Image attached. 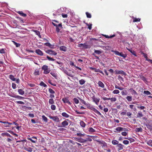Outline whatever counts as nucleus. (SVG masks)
<instances>
[{"label": "nucleus", "instance_id": "nucleus-29", "mask_svg": "<svg viewBox=\"0 0 152 152\" xmlns=\"http://www.w3.org/2000/svg\"><path fill=\"white\" fill-rule=\"evenodd\" d=\"M62 115L66 118H68L69 117V116L65 112H63L61 114Z\"/></svg>", "mask_w": 152, "mask_h": 152}, {"label": "nucleus", "instance_id": "nucleus-24", "mask_svg": "<svg viewBox=\"0 0 152 152\" xmlns=\"http://www.w3.org/2000/svg\"><path fill=\"white\" fill-rule=\"evenodd\" d=\"M33 31L35 33V34L36 35L38 36L39 38H41V36L40 35V33L39 31H38L37 30H33Z\"/></svg>", "mask_w": 152, "mask_h": 152}, {"label": "nucleus", "instance_id": "nucleus-35", "mask_svg": "<svg viewBox=\"0 0 152 152\" xmlns=\"http://www.w3.org/2000/svg\"><path fill=\"white\" fill-rule=\"evenodd\" d=\"M79 99L81 102L83 103L86 106H88V104L86 103L85 101L81 99L80 98H79Z\"/></svg>", "mask_w": 152, "mask_h": 152}, {"label": "nucleus", "instance_id": "nucleus-60", "mask_svg": "<svg viewBox=\"0 0 152 152\" xmlns=\"http://www.w3.org/2000/svg\"><path fill=\"white\" fill-rule=\"evenodd\" d=\"M50 74L54 77H56L57 75L54 72H51Z\"/></svg>", "mask_w": 152, "mask_h": 152}, {"label": "nucleus", "instance_id": "nucleus-54", "mask_svg": "<svg viewBox=\"0 0 152 152\" xmlns=\"http://www.w3.org/2000/svg\"><path fill=\"white\" fill-rule=\"evenodd\" d=\"M146 127L149 129H152V125L150 124H148L146 125Z\"/></svg>", "mask_w": 152, "mask_h": 152}, {"label": "nucleus", "instance_id": "nucleus-62", "mask_svg": "<svg viewBox=\"0 0 152 152\" xmlns=\"http://www.w3.org/2000/svg\"><path fill=\"white\" fill-rule=\"evenodd\" d=\"M48 91L51 94H54L55 93V91L51 88H49L48 89Z\"/></svg>", "mask_w": 152, "mask_h": 152}, {"label": "nucleus", "instance_id": "nucleus-12", "mask_svg": "<svg viewBox=\"0 0 152 152\" xmlns=\"http://www.w3.org/2000/svg\"><path fill=\"white\" fill-rule=\"evenodd\" d=\"M62 101L64 103H67L70 105L71 104V102L69 101L67 98L65 97L63 98L62 99Z\"/></svg>", "mask_w": 152, "mask_h": 152}, {"label": "nucleus", "instance_id": "nucleus-5", "mask_svg": "<svg viewBox=\"0 0 152 152\" xmlns=\"http://www.w3.org/2000/svg\"><path fill=\"white\" fill-rule=\"evenodd\" d=\"M99 144L101 145L103 148H107V144L103 141H97Z\"/></svg>", "mask_w": 152, "mask_h": 152}, {"label": "nucleus", "instance_id": "nucleus-58", "mask_svg": "<svg viewBox=\"0 0 152 152\" xmlns=\"http://www.w3.org/2000/svg\"><path fill=\"white\" fill-rule=\"evenodd\" d=\"M126 115L129 118H131V115H132V113L129 112H127L126 113Z\"/></svg>", "mask_w": 152, "mask_h": 152}, {"label": "nucleus", "instance_id": "nucleus-51", "mask_svg": "<svg viewBox=\"0 0 152 152\" xmlns=\"http://www.w3.org/2000/svg\"><path fill=\"white\" fill-rule=\"evenodd\" d=\"M86 15L87 18H91V14L89 13L88 12L86 13Z\"/></svg>", "mask_w": 152, "mask_h": 152}, {"label": "nucleus", "instance_id": "nucleus-11", "mask_svg": "<svg viewBox=\"0 0 152 152\" xmlns=\"http://www.w3.org/2000/svg\"><path fill=\"white\" fill-rule=\"evenodd\" d=\"M35 53L40 56H42L43 55L42 52L39 49L36 50Z\"/></svg>", "mask_w": 152, "mask_h": 152}, {"label": "nucleus", "instance_id": "nucleus-36", "mask_svg": "<svg viewBox=\"0 0 152 152\" xmlns=\"http://www.w3.org/2000/svg\"><path fill=\"white\" fill-rule=\"evenodd\" d=\"M9 78L13 81H15V80H16V79L14 77V76L12 75H9Z\"/></svg>", "mask_w": 152, "mask_h": 152}, {"label": "nucleus", "instance_id": "nucleus-19", "mask_svg": "<svg viewBox=\"0 0 152 152\" xmlns=\"http://www.w3.org/2000/svg\"><path fill=\"white\" fill-rule=\"evenodd\" d=\"M11 96L13 97H14V98H18V99H23L24 98L22 96H19L18 95H14Z\"/></svg>", "mask_w": 152, "mask_h": 152}, {"label": "nucleus", "instance_id": "nucleus-43", "mask_svg": "<svg viewBox=\"0 0 152 152\" xmlns=\"http://www.w3.org/2000/svg\"><path fill=\"white\" fill-rule=\"evenodd\" d=\"M46 57H47V58L48 59V60L50 61H54L55 60V59H54L52 58H51L48 56H47Z\"/></svg>", "mask_w": 152, "mask_h": 152}, {"label": "nucleus", "instance_id": "nucleus-64", "mask_svg": "<svg viewBox=\"0 0 152 152\" xmlns=\"http://www.w3.org/2000/svg\"><path fill=\"white\" fill-rule=\"evenodd\" d=\"M123 143L124 144L127 145L129 144V142L127 140H124L123 141Z\"/></svg>", "mask_w": 152, "mask_h": 152}, {"label": "nucleus", "instance_id": "nucleus-32", "mask_svg": "<svg viewBox=\"0 0 152 152\" xmlns=\"http://www.w3.org/2000/svg\"><path fill=\"white\" fill-rule=\"evenodd\" d=\"M80 125L81 127L84 128L86 125V124L83 121H81L80 122Z\"/></svg>", "mask_w": 152, "mask_h": 152}, {"label": "nucleus", "instance_id": "nucleus-34", "mask_svg": "<svg viewBox=\"0 0 152 152\" xmlns=\"http://www.w3.org/2000/svg\"><path fill=\"white\" fill-rule=\"evenodd\" d=\"M103 36L104 37L106 38H112L113 37L115 36V34H113L112 35H111L110 36H108V35H103Z\"/></svg>", "mask_w": 152, "mask_h": 152}, {"label": "nucleus", "instance_id": "nucleus-38", "mask_svg": "<svg viewBox=\"0 0 152 152\" xmlns=\"http://www.w3.org/2000/svg\"><path fill=\"white\" fill-rule=\"evenodd\" d=\"M94 53H96V54L100 55L101 53H102V52L100 50H94Z\"/></svg>", "mask_w": 152, "mask_h": 152}, {"label": "nucleus", "instance_id": "nucleus-37", "mask_svg": "<svg viewBox=\"0 0 152 152\" xmlns=\"http://www.w3.org/2000/svg\"><path fill=\"white\" fill-rule=\"evenodd\" d=\"M42 118L43 120L45 122H47L48 121V119L44 115L42 116Z\"/></svg>", "mask_w": 152, "mask_h": 152}, {"label": "nucleus", "instance_id": "nucleus-48", "mask_svg": "<svg viewBox=\"0 0 152 152\" xmlns=\"http://www.w3.org/2000/svg\"><path fill=\"white\" fill-rule=\"evenodd\" d=\"M49 103L50 104H53L54 103V101L52 98L50 99L49 101Z\"/></svg>", "mask_w": 152, "mask_h": 152}, {"label": "nucleus", "instance_id": "nucleus-21", "mask_svg": "<svg viewBox=\"0 0 152 152\" xmlns=\"http://www.w3.org/2000/svg\"><path fill=\"white\" fill-rule=\"evenodd\" d=\"M18 91L19 94L21 95H23L25 93L24 91L21 89H18Z\"/></svg>", "mask_w": 152, "mask_h": 152}, {"label": "nucleus", "instance_id": "nucleus-42", "mask_svg": "<svg viewBox=\"0 0 152 152\" xmlns=\"http://www.w3.org/2000/svg\"><path fill=\"white\" fill-rule=\"evenodd\" d=\"M126 98L129 102L132 101V96H127Z\"/></svg>", "mask_w": 152, "mask_h": 152}, {"label": "nucleus", "instance_id": "nucleus-3", "mask_svg": "<svg viewBox=\"0 0 152 152\" xmlns=\"http://www.w3.org/2000/svg\"><path fill=\"white\" fill-rule=\"evenodd\" d=\"M45 52L50 55L56 56L57 55V53L52 50H48L45 51Z\"/></svg>", "mask_w": 152, "mask_h": 152}, {"label": "nucleus", "instance_id": "nucleus-57", "mask_svg": "<svg viewBox=\"0 0 152 152\" xmlns=\"http://www.w3.org/2000/svg\"><path fill=\"white\" fill-rule=\"evenodd\" d=\"M12 41L13 42L14 45L16 46V47H18L20 46V45L19 43H18L14 41Z\"/></svg>", "mask_w": 152, "mask_h": 152}, {"label": "nucleus", "instance_id": "nucleus-17", "mask_svg": "<svg viewBox=\"0 0 152 152\" xmlns=\"http://www.w3.org/2000/svg\"><path fill=\"white\" fill-rule=\"evenodd\" d=\"M24 149L28 151L32 152L33 151V148L31 147H26L24 148Z\"/></svg>", "mask_w": 152, "mask_h": 152}, {"label": "nucleus", "instance_id": "nucleus-40", "mask_svg": "<svg viewBox=\"0 0 152 152\" xmlns=\"http://www.w3.org/2000/svg\"><path fill=\"white\" fill-rule=\"evenodd\" d=\"M86 82V81L83 79H81L79 81V83L81 85L84 84Z\"/></svg>", "mask_w": 152, "mask_h": 152}, {"label": "nucleus", "instance_id": "nucleus-27", "mask_svg": "<svg viewBox=\"0 0 152 152\" xmlns=\"http://www.w3.org/2000/svg\"><path fill=\"white\" fill-rule=\"evenodd\" d=\"M99 86L102 88H103L104 87V85L103 83L100 81L98 82Z\"/></svg>", "mask_w": 152, "mask_h": 152}, {"label": "nucleus", "instance_id": "nucleus-20", "mask_svg": "<svg viewBox=\"0 0 152 152\" xmlns=\"http://www.w3.org/2000/svg\"><path fill=\"white\" fill-rule=\"evenodd\" d=\"M27 141L26 139L23 140H17L16 141V142H20V144L23 145L25 142H26Z\"/></svg>", "mask_w": 152, "mask_h": 152}, {"label": "nucleus", "instance_id": "nucleus-14", "mask_svg": "<svg viewBox=\"0 0 152 152\" xmlns=\"http://www.w3.org/2000/svg\"><path fill=\"white\" fill-rule=\"evenodd\" d=\"M40 74V69H37L35 70L34 73V75L35 76L39 75Z\"/></svg>", "mask_w": 152, "mask_h": 152}, {"label": "nucleus", "instance_id": "nucleus-16", "mask_svg": "<svg viewBox=\"0 0 152 152\" xmlns=\"http://www.w3.org/2000/svg\"><path fill=\"white\" fill-rule=\"evenodd\" d=\"M32 138L34 139H35V140H32L31 138H27V139L28 140H30L32 142L34 143H35L37 141V137H32Z\"/></svg>", "mask_w": 152, "mask_h": 152}, {"label": "nucleus", "instance_id": "nucleus-7", "mask_svg": "<svg viewBox=\"0 0 152 152\" xmlns=\"http://www.w3.org/2000/svg\"><path fill=\"white\" fill-rule=\"evenodd\" d=\"M90 69L91 70H94L95 72H99L104 75V73H103V72L100 70L99 69H97L93 67H90Z\"/></svg>", "mask_w": 152, "mask_h": 152}, {"label": "nucleus", "instance_id": "nucleus-22", "mask_svg": "<svg viewBox=\"0 0 152 152\" xmlns=\"http://www.w3.org/2000/svg\"><path fill=\"white\" fill-rule=\"evenodd\" d=\"M17 12L20 14L21 16L23 17H26L27 15L26 14L23 13L22 11H18Z\"/></svg>", "mask_w": 152, "mask_h": 152}, {"label": "nucleus", "instance_id": "nucleus-33", "mask_svg": "<svg viewBox=\"0 0 152 152\" xmlns=\"http://www.w3.org/2000/svg\"><path fill=\"white\" fill-rule=\"evenodd\" d=\"M78 141L80 142H86L87 141V140H84L82 139L81 138H77Z\"/></svg>", "mask_w": 152, "mask_h": 152}, {"label": "nucleus", "instance_id": "nucleus-55", "mask_svg": "<svg viewBox=\"0 0 152 152\" xmlns=\"http://www.w3.org/2000/svg\"><path fill=\"white\" fill-rule=\"evenodd\" d=\"M40 85L41 86H43L44 87H46L47 86V85L46 84H45L42 81L40 83Z\"/></svg>", "mask_w": 152, "mask_h": 152}, {"label": "nucleus", "instance_id": "nucleus-41", "mask_svg": "<svg viewBox=\"0 0 152 152\" xmlns=\"http://www.w3.org/2000/svg\"><path fill=\"white\" fill-rule=\"evenodd\" d=\"M90 132H95V130L92 127H90L88 130Z\"/></svg>", "mask_w": 152, "mask_h": 152}, {"label": "nucleus", "instance_id": "nucleus-25", "mask_svg": "<svg viewBox=\"0 0 152 152\" xmlns=\"http://www.w3.org/2000/svg\"><path fill=\"white\" fill-rule=\"evenodd\" d=\"M44 45L46 46H48L50 48H53V45H51L50 43L49 42H47L45 43L44 44Z\"/></svg>", "mask_w": 152, "mask_h": 152}, {"label": "nucleus", "instance_id": "nucleus-26", "mask_svg": "<svg viewBox=\"0 0 152 152\" xmlns=\"http://www.w3.org/2000/svg\"><path fill=\"white\" fill-rule=\"evenodd\" d=\"M52 24L54 26H56V31L57 33H58L59 32L60 29L58 27V25H57V24H56L53 22L52 23Z\"/></svg>", "mask_w": 152, "mask_h": 152}, {"label": "nucleus", "instance_id": "nucleus-52", "mask_svg": "<svg viewBox=\"0 0 152 152\" xmlns=\"http://www.w3.org/2000/svg\"><path fill=\"white\" fill-rule=\"evenodd\" d=\"M73 100L76 104H77L79 103V100L76 98H74Z\"/></svg>", "mask_w": 152, "mask_h": 152}, {"label": "nucleus", "instance_id": "nucleus-44", "mask_svg": "<svg viewBox=\"0 0 152 152\" xmlns=\"http://www.w3.org/2000/svg\"><path fill=\"white\" fill-rule=\"evenodd\" d=\"M124 138L125 139H128L130 141L131 143L132 142H133L134 141V139L132 138L131 137H129L128 138L125 137V138Z\"/></svg>", "mask_w": 152, "mask_h": 152}, {"label": "nucleus", "instance_id": "nucleus-23", "mask_svg": "<svg viewBox=\"0 0 152 152\" xmlns=\"http://www.w3.org/2000/svg\"><path fill=\"white\" fill-rule=\"evenodd\" d=\"M60 50L61 51H66V47L64 46H61L59 48Z\"/></svg>", "mask_w": 152, "mask_h": 152}, {"label": "nucleus", "instance_id": "nucleus-8", "mask_svg": "<svg viewBox=\"0 0 152 152\" xmlns=\"http://www.w3.org/2000/svg\"><path fill=\"white\" fill-rule=\"evenodd\" d=\"M124 147V145L121 144L119 143L117 145V150L118 151H119L123 149Z\"/></svg>", "mask_w": 152, "mask_h": 152}, {"label": "nucleus", "instance_id": "nucleus-9", "mask_svg": "<svg viewBox=\"0 0 152 152\" xmlns=\"http://www.w3.org/2000/svg\"><path fill=\"white\" fill-rule=\"evenodd\" d=\"M115 72L116 74H123L124 75H126V72H124L123 70H115Z\"/></svg>", "mask_w": 152, "mask_h": 152}, {"label": "nucleus", "instance_id": "nucleus-30", "mask_svg": "<svg viewBox=\"0 0 152 152\" xmlns=\"http://www.w3.org/2000/svg\"><path fill=\"white\" fill-rule=\"evenodd\" d=\"M143 116V114L141 111H139L137 115V118H141Z\"/></svg>", "mask_w": 152, "mask_h": 152}, {"label": "nucleus", "instance_id": "nucleus-56", "mask_svg": "<svg viewBox=\"0 0 152 152\" xmlns=\"http://www.w3.org/2000/svg\"><path fill=\"white\" fill-rule=\"evenodd\" d=\"M140 20V19L139 18H134L133 19V22H139Z\"/></svg>", "mask_w": 152, "mask_h": 152}, {"label": "nucleus", "instance_id": "nucleus-1", "mask_svg": "<svg viewBox=\"0 0 152 152\" xmlns=\"http://www.w3.org/2000/svg\"><path fill=\"white\" fill-rule=\"evenodd\" d=\"M111 51L113 52L115 55L120 56L124 58H125L127 56V54H124L122 52L120 53L118 51L112 50Z\"/></svg>", "mask_w": 152, "mask_h": 152}, {"label": "nucleus", "instance_id": "nucleus-45", "mask_svg": "<svg viewBox=\"0 0 152 152\" xmlns=\"http://www.w3.org/2000/svg\"><path fill=\"white\" fill-rule=\"evenodd\" d=\"M147 144L148 145L152 147V140H148L147 142Z\"/></svg>", "mask_w": 152, "mask_h": 152}, {"label": "nucleus", "instance_id": "nucleus-18", "mask_svg": "<svg viewBox=\"0 0 152 152\" xmlns=\"http://www.w3.org/2000/svg\"><path fill=\"white\" fill-rule=\"evenodd\" d=\"M129 90L130 91V92H131L132 94H134L136 95H137V92L132 88H131Z\"/></svg>", "mask_w": 152, "mask_h": 152}, {"label": "nucleus", "instance_id": "nucleus-13", "mask_svg": "<svg viewBox=\"0 0 152 152\" xmlns=\"http://www.w3.org/2000/svg\"><path fill=\"white\" fill-rule=\"evenodd\" d=\"M91 110L98 115L101 116L102 117L103 116L94 107H92L91 109Z\"/></svg>", "mask_w": 152, "mask_h": 152}, {"label": "nucleus", "instance_id": "nucleus-6", "mask_svg": "<svg viewBox=\"0 0 152 152\" xmlns=\"http://www.w3.org/2000/svg\"><path fill=\"white\" fill-rule=\"evenodd\" d=\"M115 130L117 131V132H120L121 131H127L128 129L126 128H123L121 127H118L116 128Z\"/></svg>", "mask_w": 152, "mask_h": 152}, {"label": "nucleus", "instance_id": "nucleus-49", "mask_svg": "<svg viewBox=\"0 0 152 152\" xmlns=\"http://www.w3.org/2000/svg\"><path fill=\"white\" fill-rule=\"evenodd\" d=\"M142 54L143 55L144 57L145 58V60L147 61L149 59L148 58L147 54L143 52H142Z\"/></svg>", "mask_w": 152, "mask_h": 152}, {"label": "nucleus", "instance_id": "nucleus-46", "mask_svg": "<svg viewBox=\"0 0 152 152\" xmlns=\"http://www.w3.org/2000/svg\"><path fill=\"white\" fill-rule=\"evenodd\" d=\"M43 72H44V74H48L50 72V69H46Z\"/></svg>", "mask_w": 152, "mask_h": 152}, {"label": "nucleus", "instance_id": "nucleus-2", "mask_svg": "<svg viewBox=\"0 0 152 152\" xmlns=\"http://www.w3.org/2000/svg\"><path fill=\"white\" fill-rule=\"evenodd\" d=\"M48 117L50 119H52L54 121L56 122H58L60 121L59 118L57 116H52L49 115Z\"/></svg>", "mask_w": 152, "mask_h": 152}, {"label": "nucleus", "instance_id": "nucleus-47", "mask_svg": "<svg viewBox=\"0 0 152 152\" xmlns=\"http://www.w3.org/2000/svg\"><path fill=\"white\" fill-rule=\"evenodd\" d=\"M85 134L84 133V134H82L80 132H79V133H77V134H76V135L77 136H79V137H83V136H84L85 135Z\"/></svg>", "mask_w": 152, "mask_h": 152}, {"label": "nucleus", "instance_id": "nucleus-10", "mask_svg": "<svg viewBox=\"0 0 152 152\" xmlns=\"http://www.w3.org/2000/svg\"><path fill=\"white\" fill-rule=\"evenodd\" d=\"M92 99L94 102L96 104H98V103L100 99L99 98H96L94 96L92 97Z\"/></svg>", "mask_w": 152, "mask_h": 152}, {"label": "nucleus", "instance_id": "nucleus-39", "mask_svg": "<svg viewBox=\"0 0 152 152\" xmlns=\"http://www.w3.org/2000/svg\"><path fill=\"white\" fill-rule=\"evenodd\" d=\"M121 94L122 95H127L128 92L126 90H125L121 91Z\"/></svg>", "mask_w": 152, "mask_h": 152}, {"label": "nucleus", "instance_id": "nucleus-63", "mask_svg": "<svg viewBox=\"0 0 152 152\" xmlns=\"http://www.w3.org/2000/svg\"><path fill=\"white\" fill-rule=\"evenodd\" d=\"M42 70H44L48 69V66L46 65H44L42 66Z\"/></svg>", "mask_w": 152, "mask_h": 152}, {"label": "nucleus", "instance_id": "nucleus-53", "mask_svg": "<svg viewBox=\"0 0 152 152\" xmlns=\"http://www.w3.org/2000/svg\"><path fill=\"white\" fill-rule=\"evenodd\" d=\"M112 92L114 94H118L119 93L120 91L116 89L114 90Z\"/></svg>", "mask_w": 152, "mask_h": 152}, {"label": "nucleus", "instance_id": "nucleus-4", "mask_svg": "<svg viewBox=\"0 0 152 152\" xmlns=\"http://www.w3.org/2000/svg\"><path fill=\"white\" fill-rule=\"evenodd\" d=\"M67 121H70V120L68 119H66V120L63 121L61 123V126L59 127H66L68 125V123Z\"/></svg>", "mask_w": 152, "mask_h": 152}, {"label": "nucleus", "instance_id": "nucleus-59", "mask_svg": "<svg viewBox=\"0 0 152 152\" xmlns=\"http://www.w3.org/2000/svg\"><path fill=\"white\" fill-rule=\"evenodd\" d=\"M51 108L52 110H55L56 109V106L55 105L52 104L51 106Z\"/></svg>", "mask_w": 152, "mask_h": 152}, {"label": "nucleus", "instance_id": "nucleus-31", "mask_svg": "<svg viewBox=\"0 0 152 152\" xmlns=\"http://www.w3.org/2000/svg\"><path fill=\"white\" fill-rule=\"evenodd\" d=\"M129 107L131 109H133L134 111H136L137 109L134 107V106L132 104H130L129 105Z\"/></svg>", "mask_w": 152, "mask_h": 152}, {"label": "nucleus", "instance_id": "nucleus-50", "mask_svg": "<svg viewBox=\"0 0 152 152\" xmlns=\"http://www.w3.org/2000/svg\"><path fill=\"white\" fill-rule=\"evenodd\" d=\"M142 129L141 127L137 128L136 129V131L137 132H142Z\"/></svg>", "mask_w": 152, "mask_h": 152}, {"label": "nucleus", "instance_id": "nucleus-28", "mask_svg": "<svg viewBox=\"0 0 152 152\" xmlns=\"http://www.w3.org/2000/svg\"><path fill=\"white\" fill-rule=\"evenodd\" d=\"M112 144L114 145H118V144L119 142L118 141H117L116 140H113L112 141Z\"/></svg>", "mask_w": 152, "mask_h": 152}, {"label": "nucleus", "instance_id": "nucleus-61", "mask_svg": "<svg viewBox=\"0 0 152 152\" xmlns=\"http://www.w3.org/2000/svg\"><path fill=\"white\" fill-rule=\"evenodd\" d=\"M144 94L147 95H150L151 93L148 91H144Z\"/></svg>", "mask_w": 152, "mask_h": 152}, {"label": "nucleus", "instance_id": "nucleus-15", "mask_svg": "<svg viewBox=\"0 0 152 152\" xmlns=\"http://www.w3.org/2000/svg\"><path fill=\"white\" fill-rule=\"evenodd\" d=\"M1 135L3 136H6L7 137H9L12 138H13V137L11 136L7 132H4L1 134Z\"/></svg>", "mask_w": 152, "mask_h": 152}]
</instances>
